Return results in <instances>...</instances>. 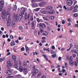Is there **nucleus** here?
<instances>
[{
    "instance_id": "nucleus-39",
    "label": "nucleus",
    "mask_w": 78,
    "mask_h": 78,
    "mask_svg": "<svg viewBox=\"0 0 78 78\" xmlns=\"http://www.w3.org/2000/svg\"><path fill=\"white\" fill-rule=\"evenodd\" d=\"M72 46H73V45H72V43H70L69 44V48H71L72 47Z\"/></svg>"
},
{
    "instance_id": "nucleus-57",
    "label": "nucleus",
    "mask_w": 78,
    "mask_h": 78,
    "mask_svg": "<svg viewBox=\"0 0 78 78\" xmlns=\"http://www.w3.org/2000/svg\"><path fill=\"white\" fill-rule=\"evenodd\" d=\"M10 54H11V52H8L6 55V56H8V55H10Z\"/></svg>"
},
{
    "instance_id": "nucleus-61",
    "label": "nucleus",
    "mask_w": 78,
    "mask_h": 78,
    "mask_svg": "<svg viewBox=\"0 0 78 78\" xmlns=\"http://www.w3.org/2000/svg\"><path fill=\"white\" fill-rule=\"evenodd\" d=\"M23 50H24V48L23 47H22L21 49V51H23Z\"/></svg>"
},
{
    "instance_id": "nucleus-46",
    "label": "nucleus",
    "mask_w": 78,
    "mask_h": 78,
    "mask_svg": "<svg viewBox=\"0 0 78 78\" xmlns=\"http://www.w3.org/2000/svg\"><path fill=\"white\" fill-rule=\"evenodd\" d=\"M51 19H52V20H53L54 19H55V16H51Z\"/></svg>"
},
{
    "instance_id": "nucleus-7",
    "label": "nucleus",
    "mask_w": 78,
    "mask_h": 78,
    "mask_svg": "<svg viewBox=\"0 0 78 78\" xmlns=\"http://www.w3.org/2000/svg\"><path fill=\"white\" fill-rule=\"evenodd\" d=\"M46 2H43L38 3V5L40 6L43 7V6H44L46 5Z\"/></svg>"
},
{
    "instance_id": "nucleus-42",
    "label": "nucleus",
    "mask_w": 78,
    "mask_h": 78,
    "mask_svg": "<svg viewBox=\"0 0 78 78\" xmlns=\"http://www.w3.org/2000/svg\"><path fill=\"white\" fill-rule=\"evenodd\" d=\"M65 64L66 69H68V66H67V63H66V62H65Z\"/></svg>"
},
{
    "instance_id": "nucleus-2",
    "label": "nucleus",
    "mask_w": 78,
    "mask_h": 78,
    "mask_svg": "<svg viewBox=\"0 0 78 78\" xmlns=\"http://www.w3.org/2000/svg\"><path fill=\"white\" fill-rule=\"evenodd\" d=\"M23 16V15H22V14L20 13L19 16L18 20H17V18L18 17V15L17 14L15 15V22H18V21L19 20V22L20 21L22 20V18Z\"/></svg>"
},
{
    "instance_id": "nucleus-19",
    "label": "nucleus",
    "mask_w": 78,
    "mask_h": 78,
    "mask_svg": "<svg viewBox=\"0 0 78 78\" xmlns=\"http://www.w3.org/2000/svg\"><path fill=\"white\" fill-rule=\"evenodd\" d=\"M23 66L24 67H26L27 66V63L25 61L24 62H23Z\"/></svg>"
},
{
    "instance_id": "nucleus-14",
    "label": "nucleus",
    "mask_w": 78,
    "mask_h": 78,
    "mask_svg": "<svg viewBox=\"0 0 78 78\" xmlns=\"http://www.w3.org/2000/svg\"><path fill=\"white\" fill-rule=\"evenodd\" d=\"M36 24V20H34V21L32 22L31 23V25L32 27H34V25L35 24Z\"/></svg>"
},
{
    "instance_id": "nucleus-52",
    "label": "nucleus",
    "mask_w": 78,
    "mask_h": 78,
    "mask_svg": "<svg viewBox=\"0 0 78 78\" xmlns=\"http://www.w3.org/2000/svg\"><path fill=\"white\" fill-rule=\"evenodd\" d=\"M47 30H48V31L50 30V27H48L47 28Z\"/></svg>"
},
{
    "instance_id": "nucleus-34",
    "label": "nucleus",
    "mask_w": 78,
    "mask_h": 78,
    "mask_svg": "<svg viewBox=\"0 0 78 78\" xmlns=\"http://www.w3.org/2000/svg\"><path fill=\"white\" fill-rule=\"evenodd\" d=\"M33 16L32 15L31 16H30V20H31V21H33Z\"/></svg>"
},
{
    "instance_id": "nucleus-8",
    "label": "nucleus",
    "mask_w": 78,
    "mask_h": 78,
    "mask_svg": "<svg viewBox=\"0 0 78 78\" xmlns=\"http://www.w3.org/2000/svg\"><path fill=\"white\" fill-rule=\"evenodd\" d=\"M33 69L34 70V72L33 73L34 75H36L39 72V70L37 69Z\"/></svg>"
},
{
    "instance_id": "nucleus-40",
    "label": "nucleus",
    "mask_w": 78,
    "mask_h": 78,
    "mask_svg": "<svg viewBox=\"0 0 78 78\" xmlns=\"http://www.w3.org/2000/svg\"><path fill=\"white\" fill-rule=\"evenodd\" d=\"M75 63V66L76 67H77L78 66V64H77V63L75 61L74 62Z\"/></svg>"
},
{
    "instance_id": "nucleus-27",
    "label": "nucleus",
    "mask_w": 78,
    "mask_h": 78,
    "mask_svg": "<svg viewBox=\"0 0 78 78\" xmlns=\"http://www.w3.org/2000/svg\"><path fill=\"white\" fill-rule=\"evenodd\" d=\"M69 64L70 66H73V65H74V62H70Z\"/></svg>"
},
{
    "instance_id": "nucleus-32",
    "label": "nucleus",
    "mask_w": 78,
    "mask_h": 78,
    "mask_svg": "<svg viewBox=\"0 0 78 78\" xmlns=\"http://www.w3.org/2000/svg\"><path fill=\"white\" fill-rule=\"evenodd\" d=\"M42 14H47V11H42Z\"/></svg>"
},
{
    "instance_id": "nucleus-63",
    "label": "nucleus",
    "mask_w": 78,
    "mask_h": 78,
    "mask_svg": "<svg viewBox=\"0 0 78 78\" xmlns=\"http://www.w3.org/2000/svg\"><path fill=\"white\" fill-rule=\"evenodd\" d=\"M19 69H23V66H20L19 67Z\"/></svg>"
},
{
    "instance_id": "nucleus-28",
    "label": "nucleus",
    "mask_w": 78,
    "mask_h": 78,
    "mask_svg": "<svg viewBox=\"0 0 78 78\" xmlns=\"http://www.w3.org/2000/svg\"><path fill=\"white\" fill-rule=\"evenodd\" d=\"M13 10H14L15 11H16V10H17V6L16 5L14 6Z\"/></svg>"
},
{
    "instance_id": "nucleus-29",
    "label": "nucleus",
    "mask_w": 78,
    "mask_h": 78,
    "mask_svg": "<svg viewBox=\"0 0 78 78\" xmlns=\"http://www.w3.org/2000/svg\"><path fill=\"white\" fill-rule=\"evenodd\" d=\"M34 73H32L31 74V78H34V76L36 75L34 74Z\"/></svg>"
},
{
    "instance_id": "nucleus-23",
    "label": "nucleus",
    "mask_w": 78,
    "mask_h": 78,
    "mask_svg": "<svg viewBox=\"0 0 78 78\" xmlns=\"http://www.w3.org/2000/svg\"><path fill=\"white\" fill-rule=\"evenodd\" d=\"M14 64H15V68H18V66H17V64H18V63L16 62H15L14 63Z\"/></svg>"
},
{
    "instance_id": "nucleus-26",
    "label": "nucleus",
    "mask_w": 78,
    "mask_h": 78,
    "mask_svg": "<svg viewBox=\"0 0 78 78\" xmlns=\"http://www.w3.org/2000/svg\"><path fill=\"white\" fill-rule=\"evenodd\" d=\"M41 75H42V74L41 73H38L37 76V78H39V76H41Z\"/></svg>"
},
{
    "instance_id": "nucleus-1",
    "label": "nucleus",
    "mask_w": 78,
    "mask_h": 78,
    "mask_svg": "<svg viewBox=\"0 0 78 78\" xmlns=\"http://www.w3.org/2000/svg\"><path fill=\"white\" fill-rule=\"evenodd\" d=\"M10 14L11 13L9 12L8 13V14L6 16V20L7 22V27H9L10 25V24L11 23V19L9 17V16H10Z\"/></svg>"
},
{
    "instance_id": "nucleus-36",
    "label": "nucleus",
    "mask_w": 78,
    "mask_h": 78,
    "mask_svg": "<svg viewBox=\"0 0 78 78\" xmlns=\"http://www.w3.org/2000/svg\"><path fill=\"white\" fill-rule=\"evenodd\" d=\"M18 70H19L21 72L23 71V69H18Z\"/></svg>"
},
{
    "instance_id": "nucleus-5",
    "label": "nucleus",
    "mask_w": 78,
    "mask_h": 78,
    "mask_svg": "<svg viewBox=\"0 0 78 78\" xmlns=\"http://www.w3.org/2000/svg\"><path fill=\"white\" fill-rule=\"evenodd\" d=\"M30 14L28 13V15H27V12L25 13V21H27V19H29L30 18Z\"/></svg>"
},
{
    "instance_id": "nucleus-54",
    "label": "nucleus",
    "mask_w": 78,
    "mask_h": 78,
    "mask_svg": "<svg viewBox=\"0 0 78 78\" xmlns=\"http://www.w3.org/2000/svg\"><path fill=\"white\" fill-rule=\"evenodd\" d=\"M74 26H75V27H78V24H75Z\"/></svg>"
},
{
    "instance_id": "nucleus-10",
    "label": "nucleus",
    "mask_w": 78,
    "mask_h": 78,
    "mask_svg": "<svg viewBox=\"0 0 78 78\" xmlns=\"http://www.w3.org/2000/svg\"><path fill=\"white\" fill-rule=\"evenodd\" d=\"M7 64L8 66H7V68H9V67H11L12 66V65L11 64V62H10L9 61H7Z\"/></svg>"
},
{
    "instance_id": "nucleus-56",
    "label": "nucleus",
    "mask_w": 78,
    "mask_h": 78,
    "mask_svg": "<svg viewBox=\"0 0 78 78\" xmlns=\"http://www.w3.org/2000/svg\"><path fill=\"white\" fill-rule=\"evenodd\" d=\"M42 26L44 27H45H45H46V26L45 25V24H44V23H43L42 24Z\"/></svg>"
},
{
    "instance_id": "nucleus-41",
    "label": "nucleus",
    "mask_w": 78,
    "mask_h": 78,
    "mask_svg": "<svg viewBox=\"0 0 78 78\" xmlns=\"http://www.w3.org/2000/svg\"><path fill=\"white\" fill-rule=\"evenodd\" d=\"M51 54H54L55 53V51L53 50H51Z\"/></svg>"
},
{
    "instance_id": "nucleus-48",
    "label": "nucleus",
    "mask_w": 78,
    "mask_h": 78,
    "mask_svg": "<svg viewBox=\"0 0 78 78\" xmlns=\"http://www.w3.org/2000/svg\"><path fill=\"white\" fill-rule=\"evenodd\" d=\"M9 78H14V76H8Z\"/></svg>"
},
{
    "instance_id": "nucleus-20",
    "label": "nucleus",
    "mask_w": 78,
    "mask_h": 78,
    "mask_svg": "<svg viewBox=\"0 0 78 78\" xmlns=\"http://www.w3.org/2000/svg\"><path fill=\"white\" fill-rule=\"evenodd\" d=\"M42 55L44 56V58L45 59L46 61H48V58H47V55L44 54H43Z\"/></svg>"
},
{
    "instance_id": "nucleus-12",
    "label": "nucleus",
    "mask_w": 78,
    "mask_h": 78,
    "mask_svg": "<svg viewBox=\"0 0 78 78\" xmlns=\"http://www.w3.org/2000/svg\"><path fill=\"white\" fill-rule=\"evenodd\" d=\"M6 73L8 75H11V74H12V73H11V72L9 70H8L7 71H6Z\"/></svg>"
},
{
    "instance_id": "nucleus-15",
    "label": "nucleus",
    "mask_w": 78,
    "mask_h": 78,
    "mask_svg": "<svg viewBox=\"0 0 78 78\" xmlns=\"http://www.w3.org/2000/svg\"><path fill=\"white\" fill-rule=\"evenodd\" d=\"M16 45V43H15V41H12L10 43L11 46H14Z\"/></svg>"
},
{
    "instance_id": "nucleus-45",
    "label": "nucleus",
    "mask_w": 78,
    "mask_h": 78,
    "mask_svg": "<svg viewBox=\"0 0 78 78\" xmlns=\"http://www.w3.org/2000/svg\"><path fill=\"white\" fill-rule=\"evenodd\" d=\"M77 11H78V9H76L74 10L73 12H77Z\"/></svg>"
},
{
    "instance_id": "nucleus-51",
    "label": "nucleus",
    "mask_w": 78,
    "mask_h": 78,
    "mask_svg": "<svg viewBox=\"0 0 78 78\" xmlns=\"http://www.w3.org/2000/svg\"><path fill=\"white\" fill-rule=\"evenodd\" d=\"M56 56V54H54L52 55V57H53L54 58H55V56Z\"/></svg>"
},
{
    "instance_id": "nucleus-62",
    "label": "nucleus",
    "mask_w": 78,
    "mask_h": 78,
    "mask_svg": "<svg viewBox=\"0 0 78 78\" xmlns=\"http://www.w3.org/2000/svg\"><path fill=\"white\" fill-rule=\"evenodd\" d=\"M73 9V7L71 6L70 9V10H72Z\"/></svg>"
},
{
    "instance_id": "nucleus-22",
    "label": "nucleus",
    "mask_w": 78,
    "mask_h": 78,
    "mask_svg": "<svg viewBox=\"0 0 78 78\" xmlns=\"http://www.w3.org/2000/svg\"><path fill=\"white\" fill-rule=\"evenodd\" d=\"M43 35H44V36H47L48 35V33L46 31H44L43 32Z\"/></svg>"
},
{
    "instance_id": "nucleus-17",
    "label": "nucleus",
    "mask_w": 78,
    "mask_h": 78,
    "mask_svg": "<svg viewBox=\"0 0 78 78\" xmlns=\"http://www.w3.org/2000/svg\"><path fill=\"white\" fill-rule=\"evenodd\" d=\"M23 72L25 75H26V74H27V73H28L27 69H23Z\"/></svg>"
},
{
    "instance_id": "nucleus-24",
    "label": "nucleus",
    "mask_w": 78,
    "mask_h": 78,
    "mask_svg": "<svg viewBox=\"0 0 78 78\" xmlns=\"http://www.w3.org/2000/svg\"><path fill=\"white\" fill-rule=\"evenodd\" d=\"M25 48L26 49V52H27L28 50H29L30 48H29L28 47L27 45H25Z\"/></svg>"
},
{
    "instance_id": "nucleus-13",
    "label": "nucleus",
    "mask_w": 78,
    "mask_h": 78,
    "mask_svg": "<svg viewBox=\"0 0 78 78\" xmlns=\"http://www.w3.org/2000/svg\"><path fill=\"white\" fill-rule=\"evenodd\" d=\"M55 13V11L53 10H51L48 12V14H53Z\"/></svg>"
},
{
    "instance_id": "nucleus-55",
    "label": "nucleus",
    "mask_w": 78,
    "mask_h": 78,
    "mask_svg": "<svg viewBox=\"0 0 78 78\" xmlns=\"http://www.w3.org/2000/svg\"><path fill=\"white\" fill-rule=\"evenodd\" d=\"M77 8H78V5H76L74 8V9H77Z\"/></svg>"
},
{
    "instance_id": "nucleus-31",
    "label": "nucleus",
    "mask_w": 78,
    "mask_h": 78,
    "mask_svg": "<svg viewBox=\"0 0 78 78\" xmlns=\"http://www.w3.org/2000/svg\"><path fill=\"white\" fill-rule=\"evenodd\" d=\"M39 10H40V8H37L34 9V11H36V12L37 11H39Z\"/></svg>"
},
{
    "instance_id": "nucleus-35",
    "label": "nucleus",
    "mask_w": 78,
    "mask_h": 78,
    "mask_svg": "<svg viewBox=\"0 0 78 78\" xmlns=\"http://www.w3.org/2000/svg\"><path fill=\"white\" fill-rule=\"evenodd\" d=\"M12 27H13V28H14V25L15 24V23L14 22V21L12 22Z\"/></svg>"
},
{
    "instance_id": "nucleus-43",
    "label": "nucleus",
    "mask_w": 78,
    "mask_h": 78,
    "mask_svg": "<svg viewBox=\"0 0 78 78\" xmlns=\"http://www.w3.org/2000/svg\"><path fill=\"white\" fill-rule=\"evenodd\" d=\"M19 28L20 30H22V29H23V27L22 26H20L19 27Z\"/></svg>"
},
{
    "instance_id": "nucleus-6",
    "label": "nucleus",
    "mask_w": 78,
    "mask_h": 78,
    "mask_svg": "<svg viewBox=\"0 0 78 78\" xmlns=\"http://www.w3.org/2000/svg\"><path fill=\"white\" fill-rule=\"evenodd\" d=\"M67 4L69 5H72L73 4V2L72 0H67L66 1Z\"/></svg>"
},
{
    "instance_id": "nucleus-18",
    "label": "nucleus",
    "mask_w": 78,
    "mask_h": 78,
    "mask_svg": "<svg viewBox=\"0 0 78 78\" xmlns=\"http://www.w3.org/2000/svg\"><path fill=\"white\" fill-rule=\"evenodd\" d=\"M12 59H13V61H14L16 62V56H15V55H12Z\"/></svg>"
},
{
    "instance_id": "nucleus-3",
    "label": "nucleus",
    "mask_w": 78,
    "mask_h": 78,
    "mask_svg": "<svg viewBox=\"0 0 78 78\" xmlns=\"http://www.w3.org/2000/svg\"><path fill=\"white\" fill-rule=\"evenodd\" d=\"M9 12H5V10H3L2 11V19H5V16L6 15V16H7V15H8V13H9Z\"/></svg>"
},
{
    "instance_id": "nucleus-58",
    "label": "nucleus",
    "mask_w": 78,
    "mask_h": 78,
    "mask_svg": "<svg viewBox=\"0 0 78 78\" xmlns=\"http://www.w3.org/2000/svg\"><path fill=\"white\" fill-rule=\"evenodd\" d=\"M68 22H71V19H68Z\"/></svg>"
},
{
    "instance_id": "nucleus-37",
    "label": "nucleus",
    "mask_w": 78,
    "mask_h": 78,
    "mask_svg": "<svg viewBox=\"0 0 78 78\" xmlns=\"http://www.w3.org/2000/svg\"><path fill=\"white\" fill-rule=\"evenodd\" d=\"M74 16L75 17H78V14L76 13L74 14Z\"/></svg>"
},
{
    "instance_id": "nucleus-64",
    "label": "nucleus",
    "mask_w": 78,
    "mask_h": 78,
    "mask_svg": "<svg viewBox=\"0 0 78 78\" xmlns=\"http://www.w3.org/2000/svg\"><path fill=\"white\" fill-rule=\"evenodd\" d=\"M59 61H61V57H59L58 58Z\"/></svg>"
},
{
    "instance_id": "nucleus-30",
    "label": "nucleus",
    "mask_w": 78,
    "mask_h": 78,
    "mask_svg": "<svg viewBox=\"0 0 78 78\" xmlns=\"http://www.w3.org/2000/svg\"><path fill=\"white\" fill-rule=\"evenodd\" d=\"M39 27L40 28H41L42 29H43V28H44V27H42V23H41L39 24Z\"/></svg>"
},
{
    "instance_id": "nucleus-16",
    "label": "nucleus",
    "mask_w": 78,
    "mask_h": 78,
    "mask_svg": "<svg viewBox=\"0 0 78 78\" xmlns=\"http://www.w3.org/2000/svg\"><path fill=\"white\" fill-rule=\"evenodd\" d=\"M39 5L37 3H34L32 5V7L33 8H35L36 7H38Z\"/></svg>"
},
{
    "instance_id": "nucleus-21",
    "label": "nucleus",
    "mask_w": 78,
    "mask_h": 78,
    "mask_svg": "<svg viewBox=\"0 0 78 78\" xmlns=\"http://www.w3.org/2000/svg\"><path fill=\"white\" fill-rule=\"evenodd\" d=\"M46 9H48L49 10V9H53V8H52V7L51 6H48L46 8Z\"/></svg>"
},
{
    "instance_id": "nucleus-44",
    "label": "nucleus",
    "mask_w": 78,
    "mask_h": 78,
    "mask_svg": "<svg viewBox=\"0 0 78 78\" xmlns=\"http://www.w3.org/2000/svg\"><path fill=\"white\" fill-rule=\"evenodd\" d=\"M10 38H11L12 39H14V36L13 35H11L10 36Z\"/></svg>"
},
{
    "instance_id": "nucleus-50",
    "label": "nucleus",
    "mask_w": 78,
    "mask_h": 78,
    "mask_svg": "<svg viewBox=\"0 0 78 78\" xmlns=\"http://www.w3.org/2000/svg\"><path fill=\"white\" fill-rule=\"evenodd\" d=\"M15 42H16V43H17V44H18V43L19 42V40H17L15 41Z\"/></svg>"
},
{
    "instance_id": "nucleus-47",
    "label": "nucleus",
    "mask_w": 78,
    "mask_h": 78,
    "mask_svg": "<svg viewBox=\"0 0 78 78\" xmlns=\"http://www.w3.org/2000/svg\"><path fill=\"white\" fill-rule=\"evenodd\" d=\"M74 53H76V54H77V55L78 54V52H77V50H74Z\"/></svg>"
},
{
    "instance_id": "nucleus-60",
    "label": "nucleus",
    "mask_w": 78,
    "mask_h": 78,
    "mask_svg": "<svg viewBox=\"0 0 78 78\" xmlns=\"http://www.w3.org/2000/svg\"><path fill=\"white\" fill-rule=\"evenodd\" d=\"M62 24H64L65 23V21L64 20H63L62 21Z\"/></svg>"
},
{
    "instance_id": "nucleus-11",
    "label": "nucleus",
    "mask_w": 78,
    "mask_h": 78,
    "mask_svg": "<svg viewBox=\"0 0 78 78\" xmlns=\"http://www.w3.org/2000/svg\"><path fill=\"white\" fill-rule=\"evenodd\" d=\"M73 59L72 58V57H70L69 59V57L68 56H67L66 58V61H70V62H71L72 61V60Z\"/></svg>"
},
{
    "instance_id": "nucleus-9",
    "label": "nucleus",
    "mask_w": 78,
    "mask_h": 78,
    "mask_svg": "<svg viewBox=\"0 0 78 78\" xmlns=\"http://www.w3.org/2000/svg\"><path fill=\"white\" fill-rule=\"evenodd\" d=\"M22 10L23 12L22 14H23V15H24L25 14V11H27V9L26 8L23 7L22 8Z\"/></svg>"
},
{
    "instance_id": "nucleus-59",
    "label": "nucleus",
    "mask_w": 78,
    "mask_h": 78,
    "mask_svg": "<svg viewBox=\"0 0 78 78\" xmlns=\"http://www.w3.org/2000/svg\"><path fill=\"white\" fill-rule=\"evenodd\" d=\"M7 41H8V42H10V41H11V39L10 38H8Z\"/></svg>"
},
{
    "instance_id": "nucleus-33",
    "label": "nucleus",
    "mask_w": 78,
    "mask_h": 78,
    "mask_svg": "<svg viewBox=\"0 0 78 78\" xmlns=\"http://www.w3.org/2000/svg\"><path fill=\"white\" fill-rule=\"evenodd\" d=\"M43 19L44 20H46L47 21H48L49 20L45 17H44Z\"/></svg>"
},
{
    "instance_id": "nucleus-49",
    "label": "nucleus",
    "mask_w": 78,
    "mask_h": 78,
    "mask_svg": "<svg viewBox=\"0 0 78 78\" xmlns=\"http://www.w3.org/2000/svg\"><path fill=\"white\" fill-rule=\"evenodd\" d=\"M73 58H75V57H76V55H75V54H73Z\"/></svg>"
},
{
    "instance_id": "nucleus-25",
    "label": "nucleus",
    "mask_w": 78,
    "mask_h": 78,
    "mask_svg": "<svg viewBox=\"0 0 78 78\" xmlns=\"http://www.w3.org/2000/svg\"><path fill=\"white\" fill-rule=\"evenodd\" d=\"M22 76L20 74H18V75H16L15 76L16 78H20V77H21Z\"/></svg>"
},
{
    "instance_id": "nucleus-38",
    "label": "nucleus",
    "mask_w": 78,
    "mask_h": 78,
    "mask_svg": "<svg viewBox=\"0 0 78 78\" xmlns=\"http://www.w3.org/2000/svg\"><path fill=\"white\" fill-rule=\"evenodd\" d=\"M37 20L38 23H40V19L39 18H37Z\"/></svg>"
},
{
    "instance_id": "nucleus-53",
    "label": "nucleus",
    "mask_w": 78,
    "mask_h": 78,
    "mask_svg": "<svg viewBox=\"0 0 78 78\" xmlns=\"http://www.w3.org/2000/svg\"><path fill=\"white\" fill-rule=\"evenodd\" d=\"M41 78H46V77H45V75H43L42 76Z\"/></svg>"
},
{
    "instance_id": "nucleus-4",
    "label": "nucleus",
    "mask_w": 78,
    "mask_h": 78,
    "mask_svg": "<svg viewBox=\"0 0 78 78\" xmlns=\"http://www.w3.org/2000/svg\"><path fill=\"white\" fill-rule=\"evenodd\" d=\"M0 2L1 3L0 11H2V8H3V5H4V0H1Z\"/></svg>"
}]
</instances>
